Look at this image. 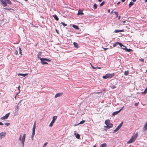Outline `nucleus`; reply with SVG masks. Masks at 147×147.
<instances>
[{
  "label": "nucleus",
  "instance_id": "f257e3e1",
  "mask_svg": "<svg viewBox=\"0 0 147 147\" xmlns=\"http://www.w3.org/2000/svg\"><path fill=\"white\" fill-rule=\"evenodd\" d=\"M0 2L2 5L5 7L7 5V3L10 5L12 4L11 2L9 0H5V1L3 0H0Z\"/></svg>",
  "mask_w": 147,
  "mask_h": 147
},
{
  "label": "nucleus",
  "instance_id": "f03ea898",
  "mask_svg": "<svg viewBox=\"0 0 147 147\" xmlns=\"http://www.w3.org/2000/svg\"><path fill=\"white\" fill-rule=\"evenodd\" d=\"M26 134H24L22 138V137L21 134H20L19 138V140L21 141L22 143V145L23 146V147H24V142L26 138Z\"/></svg>",
  "mask_w": 147,
  "mask_h": 147
},
{
  "label": "nucleus",
  "instance_id": "7ed1b4c3",
  "mask_svg": "<svg viewBox=\"0 0 147 147\" xmlns=\"http://www.w3.org/2000/svg\"><path fill=\"white\" fill-rule=\"evenodd\" d=\"M40 60L41 61V63L43 65L48 64V63L45 61L48 62L51 61V60L47 58H40Z\"/></svg>",
  "mask_w": 147,
  "mask_h": 147
},
{
  "label": "nucleus",
  "instance_id": "20e7f679",
  "mask_svg": "<svg viewBox=\"0 0 147 147\" xmlns=\"http://www.w3.org/2000/svg\"><path fill=\"white\" fill-rule=\"evenodd\" d=\"M114 75L113 73L112 74H108L102 76V78L104 79H106L107 78H110L112 77Z\"/></svg>",
  "mask_w": 147,
  "mask_h": 147
},
{
  "label": "nucleus",
  "instance_id": "39448f33",
  "mask_svg": "<svg viewBox=\"0 0 147 147\" xmlns=\"http://www.w3.org/2000/svg\"><path fill=\"white\" fill-rule=\"evenodd\" d=\"M57 118V116H54L53 117V119L51 122L50 123L49 126L50 127H51L53 126V123L55 122V120H56Z\"/></svg>",
  "mask_w": 147,
  "mask_h": 147
},
{
  "label": "nucleus",
  "instance_id": "423d86ee",
  "mask_svg": "<svg viewBox=\"0 0 147 147\" xmlns=\"http://www.w3.org/2000/svg\"><path fill=\"white\" fill-rule=\"evenodd\" d=\"M123 123V122H122L117 127V128L113 131V133H115L117 131L121 128Z\"/></svg>",
  "mask_w": 147,
  "mask_h": 147
},
{
  "label": "nucleus",
  "instance_id": "0eeeda50",
  "mask_svg": "<svg viewBox=\"0 0 147 147\" xmlns=\"http://www.w3.org/2000/svg\"><path fill=\"white\" fill-rule=\"evenodd\" d=\"M10 113H9L7 114L5 116L1 117V120H4L7 119L9 117L10 114Z\"/></svg>",
  "mask_w": 147,
  "mask_h": 147
},
{
  "label": "nucleus",
  "instance_id": "6e6552de",
  "mask_svg": "<svg viewBox=\"0 0 147 147\" xmlns=\"http://www.w3.org/2000/svg\"><path fill=\"white\" fill-rule=\"evenodd\" d=\"M119 45L121 47L124 46V45L121 43L119 42H117L113 45V47H115L117 45Z\"/></svg>",
  "mask_w": 147,
  "mask_h": 147
},
{
  "label": "nucleus",
  "instance_id": "1a4fd4ad",
  "mask_svg": "<svg viewBox=\"0 0 147 147\" xmlns=\"http://www.w3.org/2000/svg\"><path fill=\"white\" fill-rule=\"evenodd\" d=\"M135 140L132 137L130 138V139L127 142V144L131 143H132V142H134Z\"/></svg>",
  "mask_w": 147,
  "mask_h": 147
},
{
  "label": "nucleus",
  "instance_id": "9d476101",
  "mask_svg": "<svg viewBox=\"0 0 147 147\" xmlns=\"http://www.w3.org/2000/svg\"><path fill=\"white\" fill-rule=\"evenodd\" d=\"M63 93L62 92L56 94L55 95V98H57L58 97L61 96L63 95Z\"/></svg>",
  "mask_w": 147,
  "mask_h": 147
},
{
  "label": "nucleus",
  "instance_id": "9b49d317",
  "mask_svg": "<svg viewBox=\"0 0 147 147\" xmlns=\"http://www.w3.org/2000/svg\"><path fill=\"white\" fill-rule=\"evenodd\" d=\"M124 47V48H123V49L125 50L127 52H129L130 51H132V50L130 49H127V48L125 46H123Z\"/></svg>",
  "mask_w": 147,
  "mask_h": 147
},
{
  "label": "nucleus",
  "instance_id": "f8f14e48",
  "mask_svg": "<svg viewBox=\"0 0 147 147\" xmlns=\"http://www.w3.org/2000/svg\"><path fill=\"white\" fill-rule=\"evenodd\" d=\"M22 101V100H20L19 101V102L18 104V105L16 106V109L17 110V111H18L19 109V107L18 106V105H20V103Z\"/></svg>",
  "mask_w": 147,
  "mask_h": 147
},
{
  "label": "nucleus",
  "instance_id": "ddd939ff",
  "mask_svg": "<svg viewBox=\"0 0 147 147\" xmlns=\"http://www.w3.org/2000/svg\"><path fill=\"white\" fill-rule=\"evenodd\" d=\"M6 133L2 132L0 134V137L2 138L3 136L5 137V136Z\"/></svg>",
  "mask_w": 147,
  "mask_h": 147
},
{
  "label": "nucleus",
  "instance_id": "4468645a",
  "mask_svg": "<svg viewBox=\"0 0 147 147\" xmlns=\"http://www.w3.org/2000/svg\"><path fill=\"white\" fill-rule=\"evenodd\" d=\"M120 112V110H119L117 111L114 112L112 113V115L114 116L115 115H116L118 114Z\"/></svg>",
  "mask_w": 147,
  "mask_h": 147
},
{
  "label": "nucleus",
  "instance_id": "2eb2a0df",
  "mask_svg": "<svg viewBox=\"0 0 147 147\" xmlns=\"http://www.w3.org/2000/svg\"><path fill=\"white\" fill-rule=\"evenodd\" d=\"M18 76H22L23 77H25L28 75V74H17Z\"/></svg>",
  "mask_w": 147,
  "mask_h": 147
},
{
  "label": "nucleus",
  "instance_id": "dca6fc26",
  "mask_svg": "<svg viewBox=\"0 0 147 147\" xmlns=\"http://www.w3.org/2000/svg\"><path fill=\"white\" fill-rule=\"evenodd\" d=\"M147 130V122L145 124L144 127V130L145 131Z\"/></svg>",
  "mask_w": 147,
  "mask_h": 147
},
{
  "label": "nucleus",
  "instance_id": "f3484780",
  "mask_svg": "<svg viewBox=\"0 0 147 147\" xmlns=\"http://www.w3.org/2000/svg\"><path fill=\"white\" fill-rule=\"evenodd\" d=\"M123 30H115L114 32L115 33H118L120 32H123Z\"/></svg>",
  "mask_w": 147,
  "mask_h": 147
},
{
  "label": "nucleus",
  "instance_id": "a211bd4d",
  "mask_svg": "<svg viewBox=\"0 0 147 147\" xmlns=\"http://www.w3.org/2000/svg\"><path fill=\"white\" fill-rule=\"evenodd\" d=\"M110 123V121L108 119L106 120L105 121V124L106 125H108Z\"/></svg>",
  "mask_w": 147,
  "mask_h": 147
},
{
  "label": "nucleus",
  "instance_id": "6ab92c4d",
  "mask_svg": "<svg viewBox=\"0 0 147 147\" xmlns=\"http://www.w3.org/2000/svg\"><path fill=\"white\" fill-rule=\"evenodd\" d=\"M74 134L76 136V138L77 139H79L80 138V135L78 134H77L76 133Z\"/></svg>",
  "mask_w": 147,
  "mask_h": 147
},
{
  "label": "nucleus",
  "instance_id": "aec40b11",
  "mask_svg": "<svg viewBox=\"0 0 147 147\" xmlns=\"http://www.w3.org/2000/svg\"><path fill=\"white\" fill-rule=\"evenodd\" d=\"M107 144L106 143H104L101 144L100 146V147H106Z\"/></svg>",
  "mask_w": 147,
  "mask_h": 147
},
{
  "label": "nucleus",
  "instance_id": "412c9836",
  "mask_svg": "<svg viewBox=\"0 0 147 147\" xmlns=\"http://www.w3.org/2000/svg\"><path fill=\"white\" fill-rule=\"evenodd\" d=\"M138 135V134L137 133H136L134 136H132V137L136 140Z\"/></svg>",
  "mask_w": 147,
  "mask_h": 147
},
{
  "label": "nucleus",
  "instance_id": "4be33fe9",
  "mask_svg": "<svg viewBox=\"0 0 147 147\" xmlns=\"http://www.w3.org/2000/svg\"><path fill=\"white\" fill-rule=\"evenodd\" d=\"M53 17L56 20L58 21L59 20L58 18L56 15H53Z\"/></svg>",
  "mask_w": 147,
  "mask_h": 147
},
{
  "label": "nucleus",
  "instance_id": "5701e85b",
  "mask_svg": "<svg viewBox=\"0 0 147 147\" xmlns=\"http://www.w3.org/2000/svg\"><path fill=\"white\" fill-rule=\"evenodd\" d=\"M74 45L75 47L78 48V44L77 43H76V42H74Z\"/></svg>",
  "mask_w": 147,
  "mask_h": 147
},
{
  "label": "nucleus",
  "instance_id": "b1692460",
  "mask_svg": "<svg viewBox=\"0 0 147 147\" xmlns=\"http://www.w3.org/2000/svg\"><path fill=\"white\" fill-rule=\"evenodd\" d=\"M84 13L80 10H79L78 11V15H83Z\"/></svg>",
  "mask_w": 147,
  "mask_h": 147
},
{
  "label": "nucleus",
  "instance_id": "393cba45",
  "mask_svg": "<svg viewBox=\"0 0 147 147\" xmlns=\"http://www.w3.org/2000/svg\"><path fill=\"white\" fill-rule=\"evenodd\" d=\"M72 27L76 30H78L79 29L78 27L75 25H73Z\"/></svg>",
  "mask_w": 147,
  "mask_h": 147
},
{
  "label": "nucleus",
  "instance_id": "a878e982",
  "mask_svg": "<svg viewBox=\"0 0 147 147\" xmlns=\"http://www.w3.org/2000/svg\"><path fill=\"white\" fill-rule=\"evenodd\" d=\"M128 74H129V71H125L124 72V74L125 75L127 76Z\"/></svg>",
  "mask_w": 147,
  "mask_h": 147
},
{
  "label": "nucleus",
  "instance_id": "bb28decb",
  "mask_svg": "<svg viewBox=\"0 0 147 147\" xmlns=\"http://www.w3.org/2000/svg\"><path fill=\"white\" fill-rule=\"evenodd\" d=\"M108 125V127L109 129L111 127H112L113 126V124L112 123H109Z\"/></svg>",
  "mask_w": 147,
  "mask_h": 147
},
{
  "label": "nucleus",
  "instance_id": "cd10ccee",
  "mask_svg": "<svg viewBox=\"0 0 147 147\" xmlns=\"http://www.w3.org/2000/svg\"><path fill=\"white\" fill-rule=\"evenodd\" d=\"M134 4V3L132 2H130L129 4V7Z\"/></svg>",
  "mask_w": 147,
  "mask_h": 147
},
{
  "label": "nucleus",
  "instance_id": "c85d7f7f",
  "mask_svg": "<svg viewBox=\"0 0 147 147\" xmlns=\"http://www.w3.org/2000/svg\"><path fill=\"white\" fill-rule=\"evenodd\" d=\"M19 53L21 55H22V50L20 47H19Z\"/></svg>",
  "mask_w": 147,
  "mask_h": 147
},
{
  "label": "nucleus",
  "instance_id": "c756f323",
  "mask_svg": "<svg viewBox=\"0 0 147 147\" xmlns=\"http://www.w3.org/2000/svg\"><path fill=\"white\" fill-rule=\"evenodd\" d=\"M147 92V88H146L145 89L144 92H142V93L143 94H146Z\"/></svg>",
  "mask_w": 147,
  "mask_h": 147
},
{
  "label": "nucleus",
  "instance_id": "7c9ffc66",
  "mask_svg": "<svg viewBox=\"0 0 147 147\" xmlns=\"http://www.w3.org/2000/svg\"><path fill=\"white\" fill-rule=\"evenodd\" d=\"M110 87L111 88L113 89H114L115 88V86L113 85H111Z\"/></svg>",
  "mask_w": 147,
  "mask_h": 147
},
{
  "label": "nucleus",
  "instance_id": "2f4dec72",
  "mask_svg": "<svg viewBox=\"0 0 147 147\" xmlns=\"http://www.w3.org/2000/svg\"><path fill=\"white\" fill-rule=\"evenodd\" d=\"M116 15V17H117L118 16V13L116 11H114L113 12Z\"/></svg>",
  "mask_w": 147,
  "mask_h": 147
},
{
  "label": "nucleus",
  "instance_id": "473e14b6",
  "mask_svg": "<svg viewBox=\"0 0 147 147\" xmlns=\"http://www.w3.org/2000/svg\"><path fill=\"white\" fill-rule=\"evenodd\" d=\"M93 7L94 9H96L97 7V5L96 4H94L93 5Z\"/></svg>",
  "mask_w": 147,
  "mask_h": 147
},
{
  "label": "nucleus",
  "instance_id": "72a5a7b5",
  "mask_svg": "<svg viewBox=\"0 0 147 147\" xmlns=\"http://www.w3.org/2000/svg\"><path fill=\"white\" fill-rule=\"evenodd\" d=\"M85 122V121L83 120L80 122L78 124H81L84 123Z\"/></svg>",
  "mask_w": 147,
  "mask_h": 147
},
{
  "label": "nucleus",
  "instance_id": "f704fd0d",
  "mask_svg": "<svg viewBox=\"0 0 147 147\" xmlns=\"http://www.w3.org/2000/svg\"><path fill=\"white\" fill-rule=\"evenodd\" d=\"M48 143L47 142L45 143L43 145L42 147H46L47 144Z\"/></svg>",
  "mask_w": 147,
  "mask_h": 147
},
{
  "label": "nucleus",
  "instance_id": "c9c22d12",
  "mask_svg": "<svg viewBox=\"0 0 147 147\" xmlns=\"http://www.w3.org/2000/svg\"><path fill=\"white\" fill-rule=\"evenodd\" d=\"M36 127H33V128H32V132H35V129Z\"/></svg>",
  "mask_w": 147,
  "mask_h": 147
},
{
  "label": "nucleus",
  "instance_id": "e433bc0d",
  "mask_svg": "<svg viewBox=\"0 0 147 147\" xmlns=\"http://www.w3.org/2000/svg\"><path fill=\"white\" fill-rule=\"evenodd\" d=\"M105 3V2L104 1H103L100 4V6H102Z\"/></svg>",
  "mask_w": 147,
  "mask_h": 147
},
{
  "label": "nucleus",
  "instance_id": "4c0bfd02",
  "mask_svg": "<svg viewBox=\"0 0 147 147\" xmlns=\"http://www.w3.org/2000/svg\"><path fill=\"white\" fill-rule=\"evenodd\" d=\"M106 125V126H104V127L105 128L107 129H109V128L108 127V125Z\"/></svg>",
  "mask_w": 147,
  "mask_h": 147
},
{
  "label": "nucleus",
  "instance_id": "58836bf2",
  "mask_svg": "<svg viewBox=\"0 0 147 147\" xmlns=\"http://www.w3.org/2000/svg\"><path fill=\"white\" fill-rule=\"evenodd\" d=\"M61 24L64 26H67V24H65L62 22H61Z\"/></svg>",
  "mask_w": 147,
  "mask_h": 147
},
{
  "label": "nucleus",
  "instance_id": "ea45409f",
  "mask_svg": "<svg viewBox=\"0 0 147 147\" xmlns=\"http://www.w3.org/2000/svg\"><path fill=\"white\" fill-rule=\"evenodd\" d=\"M35 135V132H32V134L31 135V137H34Z\"/></svg>",
  "mask_w": 147,
  "mask_h": 147
},
{
  "label": "nucleus",
  "instance_id": "a19ab883",
  "mask_svg": "<svg viewBox=\"0 0 147 147\" xmlns=\"http://www.w3.org/2000/svg\"><path fill=\"white\" fill-rule=\"evenodd\" d=\"M90 65H91V66L92 67L93 69H96L97 68V67H94L92 65V64L90 63Z\"/></svg>",
  "mask_w": 147,
  "mask_h": 147
},
{
  "label": "nucleus",
  "instance_id": "79ce46f5",
  "mask_svg": "<svg viewBox=\"0 0 147 147\" xmlns=\"http://www.w3.org/2000/svg\"><path fill=\"white\" fill-rule=\"evenodd\" d=\"M15 54L16 55H17L18 54V51L17 50H16Z\"/></svg>",
  "mask_w": 147,
  "mask_h": 147
},
{
  "label": "nucleus",
  "instance_id": "37998d69",
  "mask_svg": "<svg viewBox=\"0 0 147 147\" xmlns=\"http://www.w3.org/2000/svg\"><path fill=\"white\" fill-rule=\"evenodd\" d=\"M10 123H6L5 124V125H6L8 126L10 124Z\"/></svg>",
  "mask_w": 147,
  "mask_h": 147
},
{
  "label": "nucleus",
  "instance_id": "c03bdc74",
  "mask_svg": "<svg viewBox=\"0 0 147 147\" xmlns=\"http://www.w3.org/2000/svg\"><path fill=\"white\" fill-rule=\"evenodd\" d=\"M138 103H139V102L135 103L134 104L135 106H137L138 105Z\"/></svg>",
  "mask_w": 147,
  "mask_h": 147
},
{
  "label": "nucleus",
  "instance_id": "a18cd8bd",
  "mask_svg": "<svg viewBox=\"0 0 147 147\" xmlns=\"http://www.w3.org/2000/svg\"><path fill=\"white\" fill-rule=\"evenodd\" d=\"M5 9L6 10H10L11 9V8L8 9L7 8H5Z\"/></svg>",
  "mask_w": 147,
  "mask_h": 147
},
{
  "label": "nucleus",
  "instance_id": "49530a36",
  "mask_svg": "<svg viewBox=\"0 0 147 147\" xmlns=\"http://www.w3.org/2000/svg\"><path fill=\"white\" fill-rule=\"evenodd\" d=\"M20 86H19L18 87V89L19 90V93H20Z\"/></svg>",
  "mask_w": 147,
  "mask_h": 147
},
{
  "label": "nucleus",
  "instance_id": "de8ad7c7",
  "mask_svg": "<svg viewBox=\"0 0 147 147\" xmlns=\"http://www.w3.org/2000/svg\"><path fill=\"white\" fill-rule=\"evenodd\" d=\"M139 60L142 61L143 62H144V59H140Z\"/></svg>",
  "mask_w": 147,
  "mask_h": 147
},
{
  "label": "nucleus",
  "instance_id": "09e8293b",
  "mask_svg": "<svg viewBox=\"0 0 147 147\" xmlns=\"http://www.w3.org/2000/svg\"><path fill=\"white\" fill-rule=\"evenodd\" d=\"M3 123H2L1 122H0V125H3Z\"/></svg>",
  "mask_w": 147,
  "mask_h": 147
},
{
  "label": "nucleus",
  "instance_id": "8fccbe9b",
  "mask_svg": "<svg viewBox=\"0 0 147 147\" xmlns=\"http://www.w3.org/2000/svg\"><path fill=\"white\" fill-rule=\"evenodd\" d=\"M36 127V122H35L34 124L33 127Z\"/></svg>",
  "mask_w": 147,
  "mask_h": 147
},
{
  "label": "nucleus",
  "instance_id": "3c124183",
  "mask_svg": "<svg viewBox=\"0 0 147 147\" xmlns=\"http://www.w3.org/2000/svg\"><path fill=\"white\" fill-rule=\"evenodd\" d=\"M124 106L123 107H122L121 108V109L120 110H120V111H121L123 109V108H124Z\"/></svg>",
  "mask_w": 147,
  "mask_h": 147
},
{
  "label": "nucleus",
  "instance_id": "603ef678",
  "mask_svg": "<svg viewBox=\"0 0 147 147\" xmlns=\"http://www.w3.org/2000/svg\"><path fill=\"white\" fill-rule=\"evenodd\" d=\"M120 3V2H119L117 3V5H119Z\"/></svg>",
  "mask_w": 147,
  "mask_h": 147
},
{
  "label": "nucleus",
  "instance_id": "864d4df0",
  "mask_svg": "<svg viewBox=\"0 0 147 147\" xmlns=\"http://www.w3.org/2000/svg\"><path fill=\"white\" fill-rule=\"evenodd\" d=\"M122 22L123 23H125V21H122Z\"/></svg>",
  "mask_w": 147,
  "mask_h": 147
},
{
  "label": "nucleus",
  "instance_id": "5fc2aeb1",
  "mask_svg": "<svg viewBox=\"0 0 147 147\" xmlns=\"http://www.w3.org/2000/svg\"><path fill=\"white\" fill-rule=\"evenodd\" d=\"M132 1H133L134 2H135L136 0H132Z\"/></svg>",
  "mask_w": 147,
  "mask_h": 147
},
{
  "label": "nucleus",
  "instance_id": "6e6d98bb",
  "mask_svg": "<svg viewBox=\"0 0 147 147\" xmlns=\"http://www.w3.org/2000/svg\"><path fill=\"white\" fill-rule=\"evenodd\" d=\"M125 1V0H121V1L122 2H124Z\"/></svg>",
  "mask_w": 147,
  "mask_h": 147
},
{
  "label": "nucleus",
  "instance_id": "4d7b16f0",
  "mask_svg": "<svg viewBox=\"0 0 147 147\" xmlns=\"http://www.w3.org/2000/svg\"><path fill=\"white\" fill-rule=\"evenodd\" d=\"M18 94H17L15 96V98H16V96H17V95Z\"/></svg>",
  "mask_w": 147,
  "mask_h": 147
},
{
  "label": "nucleus",
  "instance_id": "13d9d810",
  "mask_svg": "<svg viewBox=\"0 0 147 147\" xmlns=\"http://www.w3.org/2000/svg\"><path fill=\"white\" fill-rule=\"evenodd\" d=\"M98 1L99 2H100L102 1V0H98Z\"/></svg>",
  "mask_w": 147,
  "mask_h": 147
},
{
  "label": "nucleus",
  "instance_id": "bf43d9fd",
  "mask_svg": "<svg viewBox=\"0 0 147 147\" xmlns=\"http://www.w3.org/2000/svg\"><path fill=\"white\" fill-rule=\"evenodd\" d=\"M56 32H57V33H58V34H59V33H58V31H57V30L56 29Z\"/></svg>",
  "mask_w": 147,
  "mask_h": 147
},
{
  "label": "nucleus",
  "instance_id": "052dcab7",
  "mask_svg": "<svg viewBox=\"0 0 147 147\" xmlns=\"http://www.w3.org/2000/svg\"><path fill=\"white\" fill-rule=\"evenodd\" d=\"M120 17H121L120 16H119V18H118V19H119H119H120Z\"/></svg>",
  "mask_w": 147,
  "mask_h": 147
},
{
  "label": "nucleus",
  "instance_id": "680f3d73",
  "mask_svg": "<svg viewBox=\"0 0 147 147\" xmlns=\"http://www.w3.org/2000/svg\"><path fill=\"white\" fill-rule=\"evenodd\" d=\"M97 67V68L99 69H100L101 68L100 67Z\"/></svg>",
  "mask_w": 147,
  "mask_h": 147
},
{
  "label": "nucleus",
  "instance_id": "e2e57ef3",
  "mask_svg": "<svg viewBox=\"0 0 147 147\" xmlns=\"http://www.w3.org/2000/svg\"><path fill=\"white\" fill-rule=\"evenodd\" d=\"M104 49H105V51L106 50L108 49V48H105H105H104Z\"/></svg>",
  "mask_w": 147,
  "mask_h": 147
},
{
  "label": "nucleus",
  "instance_id": "0e129e2a",
  "mask_svg": "<svg viewBox=\"0 0 147 147\" xmlns=\"http://www.w3.org/2000/svg\"><path fill=\"white\" fill-rule=\"evenodd\" d=\"M96 145H95L94 146H93V147H96Z\"/></svg>",
  "mask_w": 147,
  "mask_h": 147
},
{
  "label": "nucleus",
  "instance_id": "69168bd1",
  "mask_svg": "<svg viewBox=\"0 0 147 147\" xmlns=\"http://www.w3.org/2000/svg\"><path fill=\"white\" fill-rule=\"evenodd\" d=\"M110 10L109 9L108 10V12H110Z\"/></svg>",
  "mask_w": 147,
  "mask_h": 147
},
{
  "label": "nucleus",
  "instance_id": "338daca9",
  "mask_svg": "<svg viewBox=\"0 0 147 147\" xmlns=\"http://www.w3.org/2000/svg\"><path fill=\"white\" fill-rule=\"evenodd\" d=\"M145 2H147V0H145Z\"/></svg>",
  "mask_w": 147,
  "mask_h": 147
},
{
  "label": "nucleus",
  "instance_id": "774afa93",
  "mask_svg": "<svg viewBox=\"0 0 147 147\" xmlns=\"http://www.w3.org/2000/svg\"><path fill=\"white\" fill-rule=\"evenodd\" d=\"M32 138V140H33V137H31Z\"/></svg>",
  "mask_w": 147,
  "mask_h": 147
}]
</instances>
